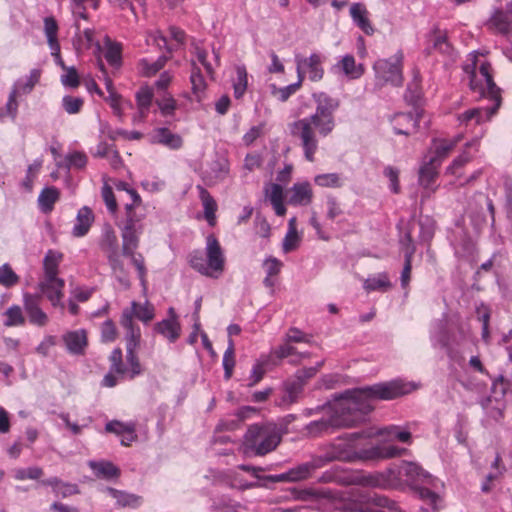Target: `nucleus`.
Returning a JSON list of instances; mask_svg holds the SVG:
<instances>
[{"instance_id": "774afa93", "label": "nucleus", "mask_w": 512, "mask_h": 512, "mask_svg": "<svg viewBox=\"0 0 512 512\" xmlns=\"http://www.w3.org/2000/svg\"><path fill=\"white\" fill-rule=\"evenodd\" d=\"M105 431L107 433H114L117 435H122L124 433L133 434L135 429L133 425H125L121 421L112 420L106 423Z\"/></svg>"}, {"instance_id": "c9c22d12", "label": "nucleus", "mask_w": 512, "mask_h": 512, "mask_svg": "<svg viewBox=\"0 0 512 512\" xmlns=\"http://www.w3.org/2000/svg\"><path fill=\"white\" fill-rule=\"evenodd\" d=\"M39 288L53 306H57L63 297L62 289L64 287H60L57 281H48L45 279V281L39 283Z\"/></svg>"}, {"instance_id": "a19ab883", "label": "nucleus", "mask_w": 512, "mask_h": 512, "mask_svg": "<svg viewBox=\"0 0 512 512\" xmlns=\"http://www.w3.org/2000/svg\"><path fill=\"white\" fill-rule=\"evenodd\" d=\"M106 492L109 496L116 499L117 504L122 507H138L141 504V497L137 495L128 494L113 488H107Z\"/></svg>"}, {"instance_id": "c756f323", "label": "nucleus", "mask_w": 512, "mask_h": 512, "mask_svg": "<svg viewBox=\"0 0 512 512\" xmlns=\"http://www.w3.org/2000/svg\"><path fill=\"white\" fill-rule=\"evenodd\" d=\"M415 227V221L411 220L407 224V229L403 236L399 239L400 248L404 254V258H412L416 253V244L412 237V233Z\"/></svg>"}, {"instance_id": "5701e85b", "label": "nucleus", "mask_w": 512, "mask_h": 512, "mask_svg": "<svg viewBox=\"0 0 512 512\" xmlns=\"http://www.w3.org/2000/svg\"><path fill=\"white\" fill-rule=\"evenodd\" d=\"M440 165L435 163V160H429L424 162L423 165L419 169L418 181L419 184L425 189H432L436 179L438 178V167Z\"/></svg>"}, {"instance_id": "39448f33", "label": "nucleus", "mask_w": 512, "mask_h": 512, "mask_svg": "<svg viewBox=\"0 0 512 512\" xmlns=\"http://www.w3.org/2000/svg\"><path fill=\"white\" fill-rule=\"evenodd\" d=\"M330 122L331 123L326 122V119L322 116H319L316 120L311 119L310 116L294 121L290 125L291 134L298 135L301 138L305 158L308 161H314V154L318 147L317 139L312 129V125L318 129V132L321 136L326 137L333 131L335 127V118H331Z\"/></svg>"}, {"instance_id": "4468645a", "label": "nucleus", "mask_w": 512, "mask_h": 512, "mask_svg": "<svg viewBox=\"0 0 512 512\" xmlns=\"http://www.w3.org/2000/svg\"><path fill=\"white\" fill-rule=\"evenodd\" d=\"M288 204L293 206H307L312 202L313 191L308 181L295 183L291 188Z\"/></svg>"}, {"instance_id": "5fc2aeb1", "label": "nucleus", "mask_w": 512, "mask_h": 512, "mask_svg": "<svg viewBox=\"0 0 512 512\" xmlns=\"http://www.w3.org/2000/svg\"><path fill=\"white\" fill-rule=\"evenodd\" d=\"M5 315L7 316V319L4 321V325L6 327H12V326H21L25 324V318L22 314V310L18 305H13L9 307Z\"/></svg>"}, {"instance_id": "f3484780", "label": "nucleus", "mask_w": 512, "mask_h": 512, "mask_svg": "<svg viewBox=\"0 0 512 512\" xmlns=\"http://www.w3.org/2000/svg\"><path fill=\"white\" fill-rule=\"evenodd\" d=\"M89 467L97 478L117 479L121 476V470L118 466L108 460H90Z\"/></svg>"}, {"instance_id": "13d9d810", "label": "nucleus", "mask_w": 512, "mask_h": 512, "mask_svg": "<svg viewBox=\"0 0 512 512\" xmlns=\"http://www.w3.org/2000/svg\"><path fill=\"white\" fill-rule=\"evenodd\" d=\"M138 208L132 207V205H125V223L123 226H130L132 228H140L143 229V225L141 221L144 219L145 214L138 213Z\"/></svg>"}, {"instance_id": "f704fd0d", "label": "nucleus", "mask_w": 512, "mask_h": 512, "mask_svg": "<svg viewBox=\"0 0 512 512\" xmlns=\"http://www.w3.org/2000/svg\"><path fill=\"white\" fill-rule=\"evenodd\" d=\"M58 30V23L53 16L44 18V31L48 45L52 51H58L60 49V44L57 38Z\"/></svg>"}, {"instance_id": "423d86ee", "label": "nucleus", "mask_w": 512, "mask_h": 512, "mask_svg": "<svg viewBox=\"0 0 512 512\" xmlns=\"http://www.w3.org/2000/svg\"><path fill=\"white\" fill-rule=\"evenodd\" d=\"M281 437L274 431L258 424L251 425L244 435V453L263 456L273 451L280 443Z\"/></svg>"}, {"instance_id": "3c124183", "label": "nucleus", "mask_w": 512, "mask_h": 512, "mask_svg": "<svg viewBox=\"0 0 512 512\" xmlns=\"http://www.w3.org/2000/svg\"><path fill=\"white\" fill-rule=\"evenodd\" d=\"M170 57L171 56L168 55H161L153 63H149L146 59H142L140 64L143 69V75L146 77L155 75L165 66Z\"/></svg>"}, {"instance_id": "a211bd4d", "label": "nucleus", "mask_w": 512, "mask_h": 512, "mask_svg": "<svg viewBox=\"0 0 512 512\" xmlns=\"http://www.w3.org/2000/svg\"><path fill=\"white\" fill-rule=\"evenodd\" d=\"M509 388L510 381L502 375L498 376V378L492 383L491 394L481 401L482 407L484 409H488L489 405L492 404L493 401L496 403H504L503 399Z\"/></svg>"}, {"instance_id": "412c9836", "label": "nucleus", "mask_w": 512, "mask_h": 512, "mask_svg": "<svg viewBox=\"0 0 512 512\" xmlns=\"http://www.w3.org/2000/svg\"><path fill=\"white\" fill-rule=\"evenodd\" d=\"M142 232L143 229L132 228L130 226H123L121 228L122 255L131 254V251L137 250Z\"/></svg>"}, {"instance_id": "473e14b6", "label": "nucleus", "mask_w": 512, "mask_h": 512, "mask_svg": "<svg viewBox=\"0 0 512 512\" xmlns=\"http://www.w3.org/2000/svg\"><path fill=\"white\" fill-rule=\"evenodd\" d=\"M192 93L196 96L198 102L201 101V93H203L207 87L204 76L201 72L200 67L195 61L191 62V75H190Z\"/></svg>"}, {"instance_id": "b1692460", "label": "nucleus", "mask_w": 512, "mask_h": 512, "mask_svg": "<svg viewBox=\"0 0 512 512\" xmlns=\"http://www.w3.org/2000/svg\"><path fill=\"white\" fill-rule=\"evenodd\" d=\"M100 249L108 255L119 253V243L115 230L110 224H106L103 228L102 235L99 241Z\"/></svg>"}, {"instance_id": "338daca9", "label": "nucleus", "mask_w": 512, "mask_h": 512, "mask_svg": "<svg viewBox=\"0 0 512 512\" xmlns=\"http://www.w3.org/2000/svg\"><path fill=\"white\" fill-rule=\"evenodd\" d=\"M117 337L116 325L112 319H107L101 325V341L104 343L113 342Z\"/></svg>"}, {"instance_id": "dca6fc26", "label": "nucleus", "mask_w": 512, "mask_h": 512, "mask_svg": "<svg viewBox=\"0 0 512 512\" xmlns=\"http://www.w3.org/2000/svg\"><path fill=\"white\" fill-rule=\"evenodd\" d=\"M300 64L309 73V79L313 82L320 81L324 76L322 67L323 57L321 54L312 53L309 57H301L299 55Z\"/></svg>"}, {"instance_id": "e2e57ef3", "label": "nucleus", "mask_w": 512, "mask_h": 512, "mask_svg": "<svg viewBox=\"0 0 512 512\" xmlns=\"http://www.w3.org/2000/svg\"><path fill=\"white\" fill-rule=\"evenodd\" d=\"M127 363L130 369L127 371L129 379H134L136 376L142 373V366L137 355V351L126 352Z\"/></svg>"}, {"instance_id": "2eb2a0df", "label": "nucleus", "mask_w": 512, "mask_h": 512, "mask_svg": "<svg viewBox=\"0 0 512 512\" xmlns=\"http://www.w3.org/2000/svg\"><path fill=\"white\" fill-rule=\"evenodd\" d=\"M350 15L353 22L359 27L366 35H373L375 29L371 24L368 15L369 12L366 6L362 3H354L350 7Z\"/></svg>"}, {"instance_id": "680f3d73", "label": "nucleus", "mask_w": 512, "mask_h": 512, "mask_svg": "<svg viewBox=\"0 0 512 512\" xmlns=\"http://www.w3.org/2000/svg\"><path fill=\"white\" fill-rule=\"evenodd\" d=\"M84 100L81 97L66 95L62 99V106L68 114H77L81 111Z\"/></svg>"}, {"instance_id": "de8ad7c7", "label": "nucleus", "mask_w": 512, "mask_h": 512, "mask_svg": "<svg viewBox=\"0 0 512 512\" xmlns=\"http://www.w3.org/2000/svg\"><path fill=\"white\" fill-rule=\"evenodd\" d=\"M40 76L41 71L39 69H33L25 81L18 80L13 87L17 89L20 94H29L33 90L34 86L39 82Z\"/></svg>"}, {"instance_id": "c03bdc74", "label": "nucleus", "mask_w": 512, "mask_h": 512, "mask_svg": "<svg viewBox=\"0 0 512 512\" xmlns=\"http://www.w3.org/2000/svg\"><path fill=\"white\" fill-rule=\"evenodd\" d=\"M235 363V344L233 339H228V347L224 352L222 360L224 378L226 380H229L232 377Z\"/></svg>"}, {"instance_id": "f03ea898", "label": "nucleus", "mask_w": 512, "mask_h": 512, "mask_svg": "<svg viewBox=\"0 0 512 512\" xmlns=\"http://www.w3.org/2000/svg\"><path fill=\"white\" fill-rule=\"evenodd\" d=\"M376 435H385L389 439L397 440L401 443L410 444L412 435L408 430H401L399 426L390 425L379 430L374 428H366L357 432L347 434L346 443H340L333 447L331 452L325 455L313 457L310 461L301 463L286 472L273 475H259V472L264 471L261 467L251 465H240L241 470L251 473V476L259 481H299L306 480L313 476L316 469L323 467L328 462L333 460H351L352 459V442H357L360 439L370 440Z\"/></svg>"}, {"instance_id": "864d4df0", "label": "nucleus", "mask_w": 512, "mask_h": 512, "mask_svg": "<svg viewBox=\"0 0 512 512\" xmlns=\"http://www.w3.org/2000/svg\"><path fill=\"white\" fill-rule=\"evenodd\" d=\"M210 170L216 180H224L229 174V161L219 157L211 162Z\"/></svg>"}, {"instance_id": "ea45409f", "label": "nucleus", "mask_w": 512, "mask_h": 512, "mask_svg": "<svg viewBox=\"0 0 512 512\" xmlns=\"http://www.w3.org/2000/svg\"><path fill=\"white\" fill-rule=\"evenodd\" d=\"M489 108L490 107L468 109L465 112L459 114L458 120L461 124L467 125L469 122L474 121L475 124L479 125L483 122L489 121L492 118H487V110Z\"/></svg>"}, {"instance_id": "2f4dec72", "label": "nucleus", "mask_w": 512, "mask_h": 512, "mask_svg": "<svg viewBox=\"0 0 512 512\" xmlns=\"http://www.w3.org/2000/svg\"><path fill=\"white\" fill-rule=\"evenodd\" d=\"M409 487L416 496L431 505L433 510L438 508V505L441 503V498L439 495L420 485L419 482H410Z\"/></svg>"}, {"instance_id": "0e129e2a", "label": "nucleus", "mask_w": 512, "mask_h": 512, "mask_svg": "<svg viewBox=\"0 0 512 512\" xmlns=\"http://www.w3.org/2000/svg\"><path fill=\"white\" fill-rule=\"evenodd\" d=\"M17 480H38L43 476V470L39 467H28L14 470L13 475Z\"/></svg>"}, {"instance_id": "58836bf2", "label": "nucleus", "mask_w": 512, "mask_h": 512, "mask_svg": "<svg viewBox=\"0 0 512 512\" xmlns=\"http://www.w3.org/2000/svg\"><path fill=\"white\" fill-rule=\"evenodd\" d=\"M188 258L190 267L193 268L195 271L207 277H214L211 268L208 266V262H205L203 252L201 250H193L189 254Z\"/></svg>"}, {"instance_id": "49530a36", "label": "nucleus", "mask_w": 512, "mask_h": 512, "mask_svg": "<svg viewBox=\"0 0 512 512\" xmlns=\"http://www.w3.org/2000/svg\"><path fill=\"white\" fill-rule=\"evenodd\" d=\"M237 80L233 84L234 97L240 99L246 92L248 85V74L244 65L236 67Z\"/></svg>"}, {"instance_id": "603ef678", "label": "nucleus", "mask_w": 512, "mask_h": 512, "mask_svg": "<svg viewBox=\"0 0 512 512\" xmlns=\"http://www.w3.org/2000/svg\"><path fill=\"white\" fill-rule=\"evenodd\" d=\"M109 362L111 372H115L119 375L127 373L128 369L123 362V353L121 348L116 347L112 350L109 356Z\"/></svg>"}, {"instance_id": "4be33fe9", "label": "nucleus", "mask_w": 512, "mask_h": 512, "mask_svg": "<svg viewBox=\"0 0 512 512\" xmlns=\"http://www.w3.org/2000/svg\"><path fill=\"white\" fill-rule=\"evenodd\" d=\"M199 191V198L204 208V217L209 226L213 227L216 224V211L218 208L217 202L209 191L201 185L197 186Z\"/></svg>"}, {"instance_id": "e433bc0d", "label": "nucleus", "mask_w": 512, "mask_h": 512, "mask_svg": "<svg viewBox=\"0 0 512 512\" xmlns=\"http://www.w3.org/2000/svg\"><path fill=\"white\" fill-rule=\"evenodd\" d=\"M153 96L154 93L152 88H150L147 85L140 87V89L136 92V103L142 118H145L147 116V113L153 101Z\"/></svg>"}, {"instance_id": "f257e3e1", "label": "nucleus", "mask_w": 512, "mask_h": 512, "mask_svg": "<svg viewBox=\"0 0 512 512\" xmlns=\"http://www.w3.org/2000/svg\"><path fill=\"white\" fill-rule=\"evenodd\" d=\"M417 386L401 378L379 382L360 388L348 389L335 396L337 401L333 415L312 421L306 426L307 433L317 437L333 432L334 428L353 427L366 421L374 410L371 401H390L412 393Z\"/></svg>"}, {"instance_id": "393cba45", "label": "nucleus", "mask_w": 512, "mask_h": 512, "mask_svg": "<svg viewBox=\"0 0 512 512\" xmlns=\"http://www.w3.org/2000/svg\"><path fill=\"white\" fill-rule=\"evenodd\" d=\"M262 267L266 273V276L263 279V285L266 288L273 289L276 284L274 277L280 274L283 262L274 256H268L264 259Z\"/></svg>"}, {"instance_id": "6e6d98bb", "label": "nucleus", "mask_w": 512, "mask_h": 512, "mask_svg": "<svg viewBox=\"0 0 512 512\" xmlns=\"http://www.w3.org/2000/svg\"><path fill=\"white\" fill-rule=\"evenodd\" d=\"M314 182L320 187L340 188L342 181L338 173L319 174L314 177Z\"/></svg>"}, {"instance_id": "bb28decb", "label": "nucleus", "mask_w": 512, "mask_h": 512, "mask_svg": "<svg viewBox=\"0 0 512 512\" xmlns=\"http://www.w3.org/2000/svg\"><path fill=\"white\" fill-rule=\"evenodd\" d=\"M304 386L303 381L298 380L295 376L284 381L283 388L285 395L282 398V402L288 405L296 403L303 393Z\"/></svg>"}, {"instance_id": "052dcab7", "label": "nucleus", "mask_w": 512, "mask_h": 512, "mask_svg": "<svg viewBox=\"0 0 512 512\" xmlns=\"http://www.w3.org/2000/svg\"><path fill=\"white\" fill-rule=\"evenodd\" d=\"M360 502L365 505L373 504L377 507H388L392 508L394 506V502L390 501L385 496L366 493L360 496Z\"/></svg>"}, {"instance_id": "ddd939ff", "label": "nucleus", "mask_w": 512, "mask_h": 512, "mask_svg": "<svg viewBox=\"0 0 512 512\" xmlns=\"http://www.w3.org/2000/svg\"><path fill=\"white\" fill-rule=\"evenodd\" d=\"M62 259V254L49 250L43 260V269L45 273V279L48 281H57L60 287H64L65 282L63 279L58 278V267Z\"/></svg>"}, {"instance_id": "8fccbe9b", "label": "nucleus", "mask_w": 512, "mask_h": 512, "mask_svg": "<svg viewBox=\"0 0 512 512\" xmlns=\"http://www.w3.org/2000/svg\"><path fill=\"white\" fill-rule=\"evenodd\" d=\"M20 282V277L12 269L11 265L5 263L0 266V285L12 288Z\"/></svg>"}, {"instance_id": "9b49d317", "label": "nucleus", "mask_w": 512, "mask_h": 512, "mask_svg": "<svg viewBox=\"0 0 512 512\" xmlns=\"http://www.w3.org/2000/svg\"><path fill=\"white\" fill-rule=\"evenodd\" d=\"M206 255L212 272L221 274L225 267V257L218 239L213 234L206 238Z\"/></svg>"}, {"instance_id": "4d7b16f0", "label": "nucleus", "mask_w": 512, "mask_h": 512, "mask_svg": "<svg viewBox=\"0 0 512 512\" xmlns=\"http://www.w3.org/2000/svg\"><path fill=\"white\" fill-rule=\"evenodd\" d=\"M131 311L137 319L144 323L150 322L155 316L153 306H149L148 304L140 305L135 301L132 302Z\"/></svg>"}, {"instance_id": "69168bd1", "label": "nucleus", "mask_w": 512, "mask_h": 512, "mask_svg": "<svg viewBox=\"0 0 512 512\" xmlns=\"http://www.w3.org/2000/svg\"><path fill=\"white\" fill-rule=\"evenodd\" d=\"M326 206H327V219L333 221L337 217L343 214V210L341 208V204L338 199L333 195H327L326 197Z\"/></svg>"}, {"instance_id": "a878e982", "label": "nucleus", "mask_w": 512, "mask_h": 512, "mask_svg": "<svg viewBox=\"0 0 512 512\" xmlns=\"http://www.w3.org/2000/svg\"><path fill=\"white\" fill-rule=\"evenodd\" d=\"M153 330L167 338L170 343H175L181 335L180 322H173L165 319L155 323Z\"/></svg>"}, {"instance_id": "7ed1b4c3", "label": "nucleus", "mask_w": 512, "mask_h": 512, "mask_svg": "<svg viewBox=\"0 0 512 512\" xmlns=\"http://www.w3.org/2000/svg\"><path fill=\"white\" fill-rule=\"evenodd\" d=\"M471 63L462 65L463 71L469 77V88L473 93H477L479 98H487L493 102L492 106L487 110V118L493 117L502 104L501 89L496 85L492 74V65L488 61L480 64L479 73L483 77L485 83L478 79L476 67L478 62V51H472L469 54Z\"/></svg>"}, {"instance_id": "9d476101", "label": "nucleus", "mask_w": 512, "mask_h": 512, "mask_svg": "<svg viewBox=\"0 0 512 512\" xmlns=\"http://www.w3.org/2000/svg\"><path fill=\"white\" fill-rule=\"evenodd\" d=\"M66 350L71 355L83 356L88 347V335L85 329L68 331L62 335Z\"/></svg>"}, {"instance_id": "aec40b11", "label": "nucleus", "mask_w": 512, "mask_h": 512, "mask_svg": "<svg viewBox=\"0 0 512 512\" xmlns=\"http://www.w3.org/2000/svg\"><path fill=\"white\" fill-rule=\"evenodd\" d=\"M94 222V214L90 207L83 206L79 209L76 216V224L72 229V235L74 237L85 236Z\"/></svg>"}, {"instance_id": "79ce46f5", "label": "nucleus", "mask_w": 512, "mask_h": 512, "mask_svg": "<svg viewBox=\"0 0 512 512\" xmlns=\"http://www.w3.org/2000/svg\"><path fill=\"white\" fill-rule=\"evenodd\" d=\"M123 256L130 258L131 264L134 265L137 270L138 278L143 290H147V268L145 266L144 256L141 253H136L135 251H131V254Z\"/></svg>"}, {"instance_id": "0eeeda50", "label": "nucleus", "mask_w": 512, "mask_h": 512, "mask_svg": "<svg viewBox=\"0 0 512 512\" xmlns=\"http://www.w3.org/2000/svg\"><path fill=\"white\" fill-rule=\"evenodd\" d=\"M403 53L398 51L394 56V61L390 59H379L373 65L375 72V85L379 88L390 84L394 87H400L403 84Z\"/></svg>"}, {"instance_id": "1a4fd4ad", "label": "nucleus", "mask_w": 512, "mask_h": 512, "mask_svg": "<svg viewBox=\"0 0 512 512\" xmlns=\"http://www.w3.org/2000/svg\"><path fill=\"white\" fill-rule=\"evenodd\" d=\"M312 97L316 102V111L311 115V119L316 120L322 116L326 122L330 123L329 121L334 118V113L340 106L339 99L333 98L325 92L313 93Z\"/></svg>"}, {"instance_id": "37998d69", "label": "nucleus", "mask_w": 512, "mask_h": 512, "mask_svg": "<svg viewBox=\"0 0 512 512\" xmlns=\"http://www.w3.org/2000/svg\"><path fill=\"white\" fill-rule=\"evenodd\" d=\"M341 66L342 71L345 75L349 76L352 79H356L361 77L364 74V66L363 64H359L356 67L354 56L348 54L345 55L342 60L338 63Z\"/></svg>"}, {"instance_id": "c85d7f7f", "label": "nucleus", "mask_w": 512, "mask_h": 512, "mask_svg": "<svg viewBox=\"0 0 512 512\" xmlns=\"http://www.w3.org/2000/svg\"><path fill=\"white\" fill-rule=\"evenodd\" d=\"M59 197L60 191L58 188L54 186L45 187L38 197V204L42 212L47 213L52 211Z\"/></svg>"}, {"instance_id": "09e8293b", "label": "nucleus", "mask_w": 512, "mask_h": 512, "mask_svg": "<svg viewBox=\"0 0 512 512\" xmlns=\"http://www.w3.org/2000/svg\"><path fill=\"white\" fill-rule=\"evenodd\" d=\"M392 287L386 273L379 274L378 277L368 278L364 283V288L368 291H387Z\"/></svg>"}, {"instance_id": "bf43d9fd", "label": "nucleus", "mask_w": 512, "mask_h": 512, "mask_svg": "<svg viewBox=\"0 0 512 512\" xmlns=\"http://www.w3.org/2000/svg\"><path fill=\"white\" fill-rule=\"evenodd\" d=\"M430 42H433V48L442 55L450 56L453 52V46L448 39V33L437 35Z\"/></svg>"}, {"instance_id": "72a5a7b5", "label": "nucleus", "mask_w": 512, "mask_h": 512, "mask_svg": "<svg viewBox=\"0 0 512 512\" xmlns=\"http://www.w3.org/2000/svg\"><path fill=\"white\" fill-rule=\"evenodd\" d=\"M419 226L418 242L421 244H430L435 234V221L429 217H421L415 225Z\"/></svg>"}, {"instance_id": "20e7f679", "label": "nucleus", "mask_w": 512, "mask_h": 512, "mask_svg": "<svg viewBox=\"0 0 512 512\" xmlns=\"http://www.w3.org/2000/svg\"><path fill=\"white\" fill-rule=\"evenodd\" d=\"M405 477L406 480H427L431 475L424 470L419 464L415 462H409L400 460L393 462L386 469V475H382L381 480H402ZM317 480H380L378 477L372 474H358V475H347V474H330L325 472Z\"/></svg>"}, {"instance_id": "6e6552de", "label": "nucleus", "mask_w": 512, "mask_h": 512, "mask_svg": "<svg viewBox=\"0 0 512 512\" xmlns=\"http://www.w3.org/2000/svg\"><path fill=\"white\" fill-rule=\"evenodd\" d=\"M424 109L416 108V112H399L393 117V131L397 135L409 136L419 130Z\"/></svg>"}, {"instance_id": "a18cd8bd", "label": "nucleus", "mask_w": 512, "mask_h": 512, "mask_svg": "<svg viewBox=\"0 0 512 512\" xmlns=\"http://www.w3.org/2000/svg\"><path fill=\"white\" fill-rule=\"evenodd\" d=\"M453 147V142H449L445 139H433L434 156L429 160H435V163L440 165L442 160L448 156Z\"/></svg>"}, {"instance_id": "4c0bfd02", "label": "nucleus", "mask_w": 512, "mask_h": 512, "mask_svg": "<svg viewBox=\"0 0 512 512\" xmlns=\"http://www.w3.org/2000/svg\"><path fill=\"white\" fill-rule=\"evenodd\" d=\"M400 452L399 448L395 446H389L383 451L379 446L373 445L368 449H363L359 452V457L363 459H376L382 457H395Z\"/></svg>"}, {"instance_id": "cd10ccee", "label": "nucleus", "mask_w": 512, "mask_h": 512, "mask_svg": "<svg viewBox=\"0 0 512 512\" xmlns=\"http://www.w3.org/2000/svg\"><path fill=\"white\" fill-rule=\"evenodd\" d=\"M507 11L496 8L489 18L488 24L494 27L500 34L507 35L510 32L512 21L508 17Z\"/></svg>"}, {"instance_id": "7c9ffc66", "label": "nucleus", "mask_w": 512, "mask_h": 512, "mask_svg": "<svg viewBox=\"0 0 512 512\" xmlns=\"http://www.w3.org/2000/svg\"><path fill=\"white\" fill-rule=\"evenodd\" d=\"M106 51L104 57L112 67L119 68L122 65V46L113 42L108 36L105 38Z\"/></svg>"}, {"instance_id": "6ab92c4d", "label": "nucleus", "mask_w": 512, "mask_h": 512, "mask_svg": "<svg viewBox=\"0 0 512 512\" xmlns=\"http://www.w3.org/2000/svg\"><path fill=\"white\" fill-rule=\"evenodd\" d=\"M151 142L153 144H161L170 149L177 150L183 145V139L179 134L172 133L166 127H160L155 129Z\"/></svg>"}, {"instance_id": "f8f14e48", "label": "nucleus", "mask_w": 512, "mask_h": 512, "mask_svg": "<svg viewBox=\"0 0 512 512\" xmlns=\"http://www.w3.org/2000/svg\"><path fill=\"white\" fill-rule=\"evenodd\" d=\"M24 308L31 324L43 327L48 322L47 314L40 308L38 296L24 294Z\"/></svg>"}]
</instances>
